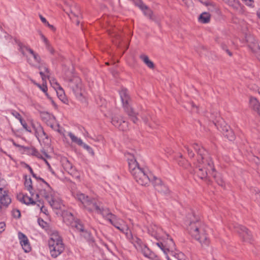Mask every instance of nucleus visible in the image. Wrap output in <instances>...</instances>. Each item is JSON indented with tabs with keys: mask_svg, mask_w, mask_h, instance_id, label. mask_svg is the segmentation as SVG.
Wrapping results in <instances>:
<instances>
[{
	"mask_svg": "<svg viewBox=\"0 0 260 260\" xmlns=\"http://www.w3.org/2000/svg\"><path fill=\"white\" fill-rule=\"evenodd\" d=\"M193 147L198 155L194 165L198 170L197 172L199 176L201 179H204L207 177L208 174H211L219 185L223 186V180L219 174L215 172L212 160L207 151L197 144H194Z\"/></svg>",
	"mask_w": 260,
	"mask_h": 260,
	"instance_id": "f257e3e1",
	"label": "nucleus"
},
{
	"mask_svg": "<svg viewBox=\"0 0 260 260\" xmlns=\"http://www.w3.org/2000/svg\"><path fill=\"white\" fill-rule=\"evenodd\" d=\"M125 155L127 157L129 172L139 184L146 185L151 181L156 189L163 183L159 178L153 176L147 169L140 168L133 154L127 152Z\"/></svg>",
	"mask_w": 260,
	"mask_h": 260,
	"instance_id": "f03ea898",
	"label": "nucleus"
},
{
	"mask_svg": "<svg viewBox=\"0 0 260 260\" xmlns=\"http://www.w3.org/2000/svg\"><path fill=\"white\" fill-rule=\"evenodd\" d=\"M187 230L191 236L199 241L202 247L209 245L210 240L207 235V228L197 217L192 215L189 217Z\"/></svg>",
	"mask_w": 260,
	"mask_h": 260,
	"instance_id": "7ed1b4c3",
	"label": "nucleus"
},
{
	"mask_svg": "<svg viewBox=\"0 0 260 260\" xmlns=\"http://www.w3.org/2000/svg\"><path fill=\"white\" fill-rule=\"evenodd\" d=\"M39 179L42 180L47 185V189L40 190L39 193L45 198L53 209H61L63 205L59 194L53 190L48 183L43 179L39 178Z\"/></svg>",
	"mask_w": 260,
	"mask_h": 260,
	"instance_id": "20e7f679",
	"label": "nucleus"
},
{
	"mask_svg": "<svg viewBox=\"0 0 260 260\" xmlns=\"http://www.w3.org/2000/svg\"><path fill=\"white\" fill-rule=\"evenodd\" d=\"M48 244L51 255L53 257H57L64 250L62 239L57 232H53L52 233Z\"/></svg>",
	"mask_w": 260,
	"mask_h": 260,
	"instance_id": "39448f33",
	"label": "nucleus"
},
{
	"mask_svg": "<svg viewBox=\"0 0 260 260\" xmlns=\"http://www.w3.org/2000/svg\"><path fill=\"white\" fill-rule=\"evenodd\" d=\"M119 94L125 112L128 115L129 119L134 123H137L139 120L137 117L138 114L134 110L129 104L130 98L127 90L126 89L122 88L119 91Z\"/></svg>",
	"mask_w": 260,
	"mask_h": 260,
	"instance_id": "423d86ee",
	"label": "nucleus"
},
{
	"mask_svg": "<svg viewBox=\"0 0 260 260\" xmlns=\"http://www.w3.org/2000/svg\"><path fill=\"white\" fill-rule=\"evenodd\" d=\"M131 237L129 239L138 251L142 252L146 257H150L151 255V252L150 249L143 243L141 239L136 236H133L129 234Z\"/></svg>",
	"mask_w": 260,
	"mask_h": 260,
	"instance_id": "0eeeda50",
	"label": "nucleus"
},
{
	"mask_svg": "<svg viewBox=\"0 0 260 260\" xmlns=\"http://www.w3.org/2000/svg\"><path fill=\"white\" fill-rule=\"evenodd\" d=\"M75 198L82 203L84 207L89 211H93V207L96 203L94 199L89 198L87 196L81 192H77Z\"/></svg>",
	"mask_w": 260,
	"mask_h": 260,
	"instance_id": "6e6552de",
	"label": "nucleus"
},
{
	"mask_svg": "<svg viewBox=\"0 0 260 260\" xmlns=\"http://www.w3.org/2000/svg\"><path fill=\"white\" fill-rule=\"evenodd\" d=\"M109 221L116 228L124 233L129 240L131 239L129 234H131V233L129 232V228L123 220L117 218V217L115 215V218H111Z\"/></svg>",
	"mask_w": 260,
	"mask_h": 260,
	"instance_id": "1a4fd4ad",
	"label": "nucleus"
},
{
	"mask_svg": "<svg viewBox=\"0 0 260 260\" xmlns=\"http://www.w3.org/2000/svg\"><path fill=\"white\" fill-rule=\"evenodd\" d=\"M32 127L35 131V134L39 141L48 143L49 139L47 135L45 133L42 126L39 124H32Z\"/></svg>",
	"mask_w": 260,
	"mask_h": 260,
	"instance_id": "9d476101",
	"label": "nucleus"
},
{
	"mask_svg": "<svg viewBox=\"0 0 260 260\" xmlns=\"http://www.w3.org/2000/svg\"><path fill=\"white\" fill-rule=\"evenodd\" d=\"M69 85L77 98H79L82 95L80 79L78 77H74L70 80Z\"/></svg>",
	"mask_w": 260,
	"mask_h": 260,
	"instance_id": "9b49d317",
	"label": "nucleus"
},
{
	"mask_svg": "<svg viewBox=\"0 0 260 260\" xmlns=\"http://www.w3.org/2000/svg\"><path fill=\"white\" fill-rule=\"evenodd\" d=\"M93 211H95L96 213L102 214L104 218H106L109 221H110L111 218H115V215L112 214L108 209L100 208L96 202L94 207H93Z\"/></svg>",
	"mask_w": 260,
	"mask_h": 260,
	"instance_id": "f8f14e48",
	"label": "nucleus"
},
{
	"mask_svg": "<svg viewBox=\"0 0 260 260\" xmlns=\"http://www.w3.org/2000/svg\"><path fill=\"white\" fill-rule=\"evenodd\" d=\"M112 123L115 127L121 131H126L128 128L127 122L121 117L116 116L113 117L112 119Z\"/></svg>",
	"mask_w": 260,
	"mask_h": 260,
	"instance_id": "ddd939ff",
	"label": "nucleus"
},
{
	"mask_svg": "<svg viewBox=\"0 0 260 260\" xmlns=\"http://www.w3.org/2000/svg\"><path fill=\"white\" fill-rule=\"evenodd\" d=\"M235 228L244 241H249L251 239V236L250 232L244 226L237 224Z\"/></svg>",
	"mask_w": 260,
	"mask_h": 260,
	"instance_id": "4468645a",
	"label": "nucleus"
},
{
	"mask_svg": "<svg viewBox=\"0 0 260 260\" xmlns=\"http://www.w3.org/2000/svg\"><path fill=\"white\" fill-rule=\"evenodd\" d=\"M134 4L136 6L138 7L143 12L144 14L149 18H152V12L149 9L141 0H134Z\"/></svg>",
	"mask_w": 260,
	"mask_h": 260,
	"instance_id": "2eb2a0df",
	"label": "nucleus"
},
{
	"mask_svg": "<svg viewBox=\"0 0 260 260\" xmlns=\"http://www.w3.org/2000/svg\"><path fill=\"white\" fill-rule=\"evenodd\" d=\"M220 128L221 129L224 136L228 139L230 141H233L235 139V134L230 126L224 123H223V124H221Z\"/></svg>",
	"mask_w": 260,
	"mask_h": 260,
	"instance_id": "dca6fc26",
	"label": "nucleus"
},
{
	"mask_svg": "<svg viewBox=\"0 0 260 260\" xmlns=\"http://www.w3.org/2000/svg\"><path fill=\"white\" fill-rule=\"evenodd\" d=\"M18 238L20 240V243L24 251L25 252H29L31 250V248L27 237L23 233L19 232Z\"/></svg>",
	"mask_w": 260,
	"mask_h": 260,
	"instance_id": "f3484780",
	"label": "nucleus"
},
{
	"mask_svg": "<svg viewBox=\"0 0 260 260\" xmlns=\"http://www.w3.org/2000/svg\"><path fill=\"white\" fill-rule=\"evenodd\" d=\"M168 238L167 240V245H164L162 243H157V245L160 248L164 251L165 254L167 252H169L170 250H173L174 248L175 243L171 238L169 237V235H166Z\"/></svg>",
	"mask_w": 260,
	"mask_h": 260,
	"instance_id": "a211bd4d",
	"label": "nucleus"
},
{
	"mask_svg": "<svg viewBox=\"0 0 260 260\" xmlns=\"http://www.w3.org/2000/svg\"><path fill=\"white\" fill-rule=\"evenodd\" d=\"M225 3H227L236 11L240 13L243 12V6L238 0H227V1H225Z\"/></svg>",
	"mask_w": 260,
	"mask_h": 260,
	"instance_id": "6ab92c4d",
	"label": "nucleus"
},
{
	"mask_svg": "<svg viewBox=\"0 0 260 260\" xmlns=\"http://www.w3.org/2000/svg\"><path fill=\"white\" fill-rule=\"evenodd\" d=\"M69 219L71 220H74L73 215L71 213H69ZM70 224L72 227L76 228L80 232H83L84 227L82 224L78 220L72 221Z\"/></svg>",
	"mask_w": 260,
	"mask_h": 260,
	"instance_id": "aec40b11",
	"label": "nucleus"
},
{
	"mask_svg": "<svg viewBox=\"0 0 260 260\" xmlns=\"http://www.w3.org/2000/svg\"><path fill=\"white\" fill-rule=\"evenodd\" d=\"M248 45L252 51L256 55L260 51V47L257 42L253 39L249 38L248 40Z\"/></svg>",
	"mask_w": 260,
	"mask_h": 260,
	"instance_id": "412c9836",
	"label": "nucleus"
},
{
	"mask_svg": "<svg viewBox=\"0 0 260 260\" xmlns=\"http://www.w3.org/2000/svg\"><path fill=\"white\" fill-rule=\"evenodd\" d=\"M70 13L77 18H81L82 15L79 6L76 3H73L70 6Z\"/></svg>",
	"mask_w": 260,
	"mask_h": 260,
	"instance_id": "4be33fe9",
	"label": "nucleus"
},
{
	"mask_svg": "<svg viewBox=\"0 0 260 260\" xmlns=\"http://www.w3.org/2000/svg\"><path fill=\"white\" fill-rule=\"evenodd\" d=\"M56 86H54V88L56 91V93L58 95V98L63 103H66L67 101V99L65 97L63 89L60 87V86L57 83L55 82Z\"/></svg>",
	"mask_w": 260,
	"mask_h": 260,
	"instance_id": "5701e85b",
	"label": "nucleus"
},
{
	"mask_svg": "<svg viewBox=\"0 0 260 260\" xmlns=\"http://www.w3.org/2000/svg\"><path fill=\"white\" fill-rule=\"evenodd\" d=\"M250 107L256 111L258 114H260V103L254 97H250L249 100Z\"/></svg>",
	"mask_w": 260,
	"mask_h": 260,
	"instance_id": "b1692460",
	"label": "nucleus"
},
{
	"mask_svg": "<svg viewBox=\"0 0 260 260\" xmlns=\"http://www.w3.org/2000/svg\"><path fill=\"white\" fill-rule=\"evenodd\" d=\"M39 69L40 71V74L43 81L46 82V78H49V75H50L48 69L46 66L42 65L39 67Z\"/></svg>",
	"mask_w": 260,
	"mask_h": 260,
	"instance_id": "393cba45",
	"label": "nucleus"
},
{
	"mask_svg": "<svg viewBox=\"0 0 260 260\" xmlns=\"http://www.w3.org/2000/svg\"><path fill=\"white\" fill-rule=\"evenodd\" d=\"M11 200L9 196L6 193V192L4 191V194H3L2 196L0 197V203L2 205H0V206L2 208V206L8 207V206L11 203ZM2 210V209H1ZM1 212H0L1 213Z\"/></svg>",
	"mask_w": 260,
	"mask_h": 260,
	"instance_id": "a878e982",
	"label": "nucleus"
},
{
	"mask_svg": "<svg viewBox=\"0 0 260 260\" xmlns=\"http://www.w3.org/2000/svg\"><path fill=\"white\" fill-rule=\"evenodd\" d=\"M140 57L148 68L150 69H153L154 68V63L149 59L148 56L142 54L140 56Z\"/></svg>",
	"mask_w": 260,
	"mask_h": 260,
	"instance_id": "bb28decb",
	"label": "nucleus"
},
{
	"mask_svg": "<svg viewBox=\"0 0 260 260\" xmlns=\"http://www.w3.org/2000/svg\"><path fill=\"white\" fill-rule=\"evenodd\" d=\"M210 20V15L207 12L202 13L199 17V21L203 23H208Z\"/></svg>",
	"mask_w": 260,
	"mask_h": 260,
	"instance_id": "cd10ccee",
	"label": "nucleus"
},
{
	"mask_svg": "<svg viewBox=\"0 0 260 260\" xmlns=\"http://www.w3.org/2000/svg\"><path fill=\"white\" fill-rule=\"evenodd\" d=\"M68 136L71 138L72 142L75 143L80 146H81L82 145H83V142L82 140L80 138H79L77 137H76L72 133L68 132Z\"/></svg>",
	"mask_w": 260,
	"mask_h": 260,
	"instance_id": "c85d7f7f",
	"label": "nucleus"
},
{
	"mask_svg": "<svg viewBox=\"0 0 260 260\" xmlns=\"http://www.w3.org/2000/svg\"><path fill=\"white\" fill-rule=\"evenodd\" d=\"M19 50L23 56L27 57V53H32V50L30 48L24 45H22V44H19Z\"/></svg>",
	"mask_w": 260,
	"mask_h": 260,
	"instance_id": "c756f323",
	"label": "nucleus"
},
{
	"mask_svg": "<svg viewBox=\"0 0 260 260\" xmlns=\"http://www.w3.org/2000/svg\"><path fill=\"white\" fill-rule=\"evenodd\" d=\"M24 185L27 190L29 191L31 196L33 197L35 195V193L33 192L31 179L30 178H26L24 182Z\"/></svg>",
	"mask_w": 260,
	"mask_h": 260,
	"instance_id": "7c9ffc66",
	"label": "nucleus"
},
{
	"mask_svg": "<svg viewBox=\"0 0 260 260\" xmlns=\"http://www.w3.org/2000/svg\"><path fill=\"white\" fill-rule=\"evenodd\" d=\"M156 190L164 195L167 196L170 193L169 189L168 186L162 183L160 186H158Z\"/></svg>",
	"mask_w": 260,
	"mask_h": 260,
	"instance_id": "2f4dec72",
	"label": "nucleus"
},
{
	"mask_svg": "<svg viewBox=\"0 0 260 260\" xmlns=\"http://www.w3.org/2000/svg\"><path fill=\"white\" fill-rule=\"evenodd\" d=\"M20 201L26 205L35 204V202L33 200L32 198L27 196H23L20 199Z\"/></svg>",
	"mask_w": 260,
	"mask_h": 260,
	"instance_id": "473e14b6",
	"label": "nucleus"
},
{
	"mask_svg": "<svg viewBox=\"0 0 260 260\" xmlns=\"http://www.w3.org/2000/svg\"><path fill=\"white\" fill-rule=\"evenodd\" d=\"M42 118L45 121L46 120H48V119H50V121H54L55 120L54 116L49 114L48 113H43L42 115Z\"/></svg>",
	"mask_w": 260,
	"mask_h": 260,
	"instance_id": "72a5a7b5",
	"label": "nucleus"
},
{
	"mask_svg": "<svg viewBox=\"0 0 260 260\" xmlns=\"http://www.w3.org/2000/svg\"><path fill=\"white\" fill-rule=\"evenodd\" d=\"M83 148H84L85 150H87V151L92 156H94V152L93 150V149L88 145L85 144L84 143H83V145L81 146Z\"/></svg>",
	"mask_w": 260,
	"mask_h": 260,
	"instance_id": "f704fd0d",
	"label": "nucleus"
},
{
	"mask_svg": "<svg viewBox=\"0 0 260 260\" xmlns=\"http://www.w3.org/2000/svg\"><path fill=\"white\" fill-rule=\"evenodd\" d=\"M142 118L143 121L144 122V123L146 124H147V125H148L150 127H153V125L149 122V119H150L149 116H145V115H143L142 116Z\"/></svg>",
	"mask_w": 260,
	"mask_h": 260,
	"instance_id": "c9c22d12",
	"label": "nucleus"
},
{
	"mask_svg": "<svg viewBox=\"0 0 260 260\" xmlns=\"http://www.w3.org/2000/svg\"><path fill=\"white\" fill-rule=\"evenodd\" d=\"M40 36H41V38L42 39L43 41L45 43V44L46 46V48H48V49H49L50 44H49V42L48 40H47V39L42 33H40Z\"/></svg>",
	"mask_w": 260,
	"mask_h": 260,
	"instance_id": "e433bc0d",
	"label": "nucleus"
},
{
	"mask_svg": "<svg viewBox=\"0 0 260 260\" xmlns=\"http://www.w3.org/2000/svg\"><path fill=\"white\" fill-rule=\"evenodd\" d=\"M30 54L33 57L35 61L39 63L41 60V58L40 56L38 55V54L36 53L33 50H32V53H30Z\"/></svg>",
	"mask_w": 260,
	"mask_h": 260,
	"instance_id": "4c0bfd02",
	"label": "nucleus"
},
{
	"mask_svg": "<svg viewBox=\"0 0 260 260\" xmlns=\"http://www.w3.org/2000/svg\"><path fill=\"white\" fill-rule=\"evenodd\" d=\"M242 1L247 6L250 7H254V1L253 0H242Z\"/></svg>",
	"mask_w": 260,
	"mask_h": 260,
	"instance_id": "58836bf2",
	"label": "nucleus"
},
{
	"mask_svg": "<svg viewBox=\"0 0 260 260\" xmlns=\"http://www.w3.org/2000/svg\"><path fill=\"white\" fill-rule=\"evenodd\" d=\"M50 127L54 130L58 131L59 133H60V129L59 128V125L58 124L56 123V121L54 122L53 123L52 125H51Z\"/></svg>",
	"mask_w": 260,
	"mask_h": 260,
	"instance_id": "ea45409f",
	"label": "nucleus"
},
{
	"mask_svg": "<svg viewBox=\"0 0 260 260\" xmlns=\"http://www.w3.org/2000/svg\"><path fill=\"white\" fill-rule=\"evenodd\" d=\"M50 127L54 130L58 131L59 133H60V129L59 128V125L58 124L56 123V121L54 122L53 123L52 125H51Z\"/></svg>",
	"mask_w": 260,
	"mask_h": 260,
	"instance_id": "a19ab883",
	"label": "nucleus"
},
{
	"mask_svg": "<svg viewBox=\"0 0 260 260\" xmlns=\"http://www.w3.org/2000/svg\"><path fill=\"white\" fill-rule=\"evenodd\" d=\"M82 236H83V237H84L86 239H90V234L86 231H85L84 229L83 230V232H82Z\"/></svg>",
	"mask_w": 260,
	"mask_h": 260,
	"instance_id": "79ce46f5",
	"label": "nucleus"
},
{
	"mask_svg": "<svg viewBox=\"0 0 260 260\" xmlns=\"http://www.w3.org/2000/svg\"><path fill=\"white\" fill-rule=\"evenodd\" d=\"M47 78L49 80L50 84L52 85V86H53V88H54V86H56L55 82L56 83H57V82H56L55 79H54L52 77H51L50 75H49V78Z\"/></svg>",
	"mask_w": 260,
	"mask_h": 260,
	"instance_id": "37998d69",
	"label": "nucleus"
},
{
	"mask_svg": "<svg viewBox=\"0 0 260 260\" xmlns=\"http://www.w3.org/2000/svg\"><path fill=\"white\" fill-rule=\"evenodd\" d=\"M38 222L39 225L42 228H45L47 224L46 222H45L43 220L41 219H38Z\"/></svg>",
	"mask_w": 260,
	"mask_h": 260,
	"instance_id": "c03bdc74",
	"label": "nucleus"
},
{
	"mask_svg": "<svg viewBox=\"0 0 260 260\" xmlns=\"http://www.w3.org/2000/svg\"><path fill=\"white\" fill-rule=\"evenodd\" d=\"M13 115L17 118L18 119L19 121L20 122L21 121H22V118L21 117V116L20 115V114L17 112H14L13 113Z\"/></svg>",
	"mask_w": 260,
	"mask_h": 260,
	"instance_id": "a18cd8bd",
	"label": "nucleus"
},
{
	"mask_svg": "<svg viewBox=\"0 0 260 260\" xmlns=\"http://www.w3.org/2000/svg\"><path fill=\"white\" fill-rule=\"evenodd\" d=\"M6 224L4 222H0V234L3 232L5 230Z\"/></svg>",
	"mask_w": 260,
	"mask_h": 260,
	"instance_id": "49530a36",
	"label": "nucleus"
},
{
	"mask_svg": "<svg viewBox=\"0 0 260 260\" xmlns=\"http://www.w3.org/2000/svg\"><path fill=\"white\" fill-rule=\"evenodd\" d=\"M20 123L25 130L29 132H31V130L27 127V125L25 122L23 121V120H22V121H20Z\"/></svg>",
	"mask_w": 260,
	"mask_h": 260,
	"instance_id": "de8ad7c7",
	"label": "nucleus"
},
{
	"mask_svg": "<svg viewBox=\"0 0 260 260\" xmlns=\"http://www.w3.org/2000/svg\"><path fill=\"white\" fill-rule=\"evenodd\" d=\"M13 214L14 217L16 218H19L20 216V212L19 210L13 211Z\"/></svg>",
	"mask_w": 260,
	"mask_h": 260,
	"instance_id": "09e8293b",
	"label": "nucleus"
},
{
	"mask_svg": "<svg viewBox=\"0 0 260 260\" xmlns=\"http://www.w3.org/2000/svg\"><path fill=\"white\" fill-rule=\"evenodd\" d=\"M221 47L222 48V49L223 50H224L228 53V54L230 55V56H232V54L231 53V52H230L227 48L226 46L224 44H222L221 45Z\"/></svg>",
	"mask_w": 260,
	"mask_h": 260,
	"instance_id": "8fccbe9b",
	"label": "nucleus"
},
{
	"mask_svg": "<svg viewBox=\"0 0 260 260\" xmlns=\"http://www.w3.org/2000/svg\"><path fill=\"white\" fill-rule=\"evenodd\" d=\"M186 150L188 152V155L191 157H193L194 156V153L192 152V151L191 150H190V149L188 148V147L187 146H185V147Z\"/></svg>",
	"mask_w": 260,
	"mask_h": 260,
	"instance_id": "3c124183",
	"label": "nucleus"
},
{
	"mask_svg": "<svg viewBox=\"0 0 260 260\" xmlns=\"http://www.w3.org/2000/svg\"><path fill=\"white\" fill-rule=\"evenodd\" d=\"M37 206H38L39 208H40V210H41V212H42L44 213V214H47V212H48V211H47V210L46 208H45L44 207V206H42V207H40V204H37Z\"/></svg>",
	"mask_w": 260,
	"mask_h": 260,
	"instance_id": "603ef678",
	"label": "nucleus"
},
{
	"mask_svg": "<svg viewBox=\"0 0 260 260\" xmlns=\"http://www.w3.org/2000/svg\"><path fill=\"white\" fill-rule=\"evenodd\" d=\"M66 165L67 169H69L70 171L72 170L73 167L72 165L69 161H67V164Z\"/></svg>",
	"mask_w": 260,
	"mask_h": 260,
	"instance_id": "864d4df0",
	"label": "nucleus"
},
{
	"mask_svg": "<svg viewBox=\"0 0 260 260\" xmlns=\"http://www.w3.org/2000/svg\"><path fill=\"white\" fill-rule=\"evenodd\" d=\"M201 3L205 5H208L210 4V2L208 1V0H198Z\"/></svg>",
	"mask_w": 260,
	"mask_h": 260,
	"instance_id": "5fc2aeb1",
	"label": "nucleus"
},
{
	"mask_svg": "<svg viewBox=\"0 0 260 260\" xmlns=\"http://www.w3.org/2000/svg\"><path fill=\"white\" fill-rule=\"evenodd\" d=\"M40 18L43 23L45 24H46L48 22L46 20V19L43 17L42 15H40Z\"/></svg>",
	"mask_w": 260,
	"mask_h": 260,
	"instance_id": "6e6d98bb",
	"label": "nucleus"
},
{
	"mask_svg": "<svg viewBox=\"0 0 260 260\" xmlns=\"http://www.w3.org/2000/svg\"><path fill=\"white\" fill-rule=\"evenodd\" d=\"M54 122H55V120L54 121H50V119H48V120L45 121L46 124L49 126H51V125H52Z\"/></svg>",
	"mask_w": 260,
	"mask_h": 260,
	"instance_id": "4d7b16f0",
	"label": "nucleus"
},
{
	"mask_svg": "<svg viewBox=\"0 0 260 260\" xmlns=\"http://www.w3.org/2000/svg\"><path fill=\"white\" fill-rule=\"evenodd\" d=\"M34 154L39 158H43V157L39 154V152L36 150L34 151Z\"/></svg>",
	"mask_w": 260,
	"mask_h": 260,
	"instance_id": "13d9d810",
	"label": "nucleus"
},
{
	"mask_svg": "<svg viewBox=\"0 0 260 260\" xmlns=\"http://www.w3.org/2000/svg\"><path fill=\"white\" fill-rule=\"evenodd\" d=\"M44 160H45V162L46 163V164L47 165V166H48L50 171L52 172V174H54V173L52 169H51V168L50 165L49 164V163L48 162V161L45 159H44Z\"/></svg>",
	"mask_w": 260,
	"mask_h": 260,
	"instance_id": "bf43d9fd",
	"label": "nucleus"
},
{
	"mask_svg": "<svg viewBox=\"0 0 260 260\" xmlns=\"http://www.w3.org/2000/svg\"><path fill=\"white\" fill-rule=\"evenodd\" d=\"M46 25H47L50 29L53 30H55L54 27L52 25L50 24L48 22Z\"/></svg>",
	"mask_w": 260,
	"mask_h": 260,
	"instance_id": "052dcab7",
	"label": "nucleus"
},
{
	"mask_svg": "<svg viewBox=\"0 0 260 260\" xmlns=\"http://www.w3.org/2000/svg\"><path fill=\"white\" fill-rule=\"evenodd\" d=\"M161 230L160 229L157 230V231H156V236L159 237L160 232L161 231Z\"/></svg>",
	"mask_w": 260,
	"mask_h": 260,
	"instance_id": "680f3d73",
	"label": "nucleus"
},
{
	"mask_svg": "<svg viewBox=\"0 0 260 260\" xmlns=\"http://www.w3.org/2000/svg\"><path fill=\"white\" fill-rule=\"evenodd\" d=\"M41 89L44 92H46L47 91V87L43 86L42 87H41Z\"/></svg>",
	"mask_w": 260,
	"mask_h": 260,
	"instance_id": "e2e57ef3",
	"label": "nucleus"
},
{
	"mask_svg": "<svg viewBox=\"0 0 260 260\" xmlns=\"http://www.w3.org/2000/svg\"><path fill=\"white\" fill-rule=\"evenodd\" d=\"M179 253H177V254H176L175 255H174L173 257H171L172 259H174V260H177L176 258H178V254Z\"/></svg>",
	"mask_w": 260,
	"mask_h": 260,
	"instance_id": "0e129e2a",
	"label": "nucleus"
},
{
	"mask_svg": "<svg viewBox=\"0 0 260 260\" xmlns=\"http://www.w3.org/2000/svg\"><path fill=\"white\" fill-rule=\"evenodd\" d=\"M47 49H48V50H49V51H50L52 54H53V52H54V50H53V48H52L50 46V48H49V49H48V48H47Z\"/></svg>",
	"mask_w": 260,
	"mask_h": 260,
	"instance_id": "69168bd1",
	"label": "nucleus"
},
{
	"mask_svg": "<svg viewBox=\"0 0 260 260\" xmlns=\"http://www.w3.org/2000/svg\"><path fill=\"white\" fill-rule=\"evenodd\" d=\"M256 56V57L258 58V59L260 61V51L259 52L255 55Z\"/></svg>",
	"mask_w": 260,
	"mask_h": 260,
	"instance_id": "338daca9",
	"label": "nucleus"
},
{
	"mask_svg": "<svg viewBox=\"0 0 260 260\" xmlns=\"http://www.w3.org/2000/svg\"><path fill=\"white\" fill-rule=\"evenodd\" d=\"M27 168H28L31 174L34 173L32 169L29 166H27Z\"/></svg>",
	"mask_w": 260,
	"mask_h": 260,
	"instance_id": "774afa93",
	"label": "nucleus"
}]
</instances>
